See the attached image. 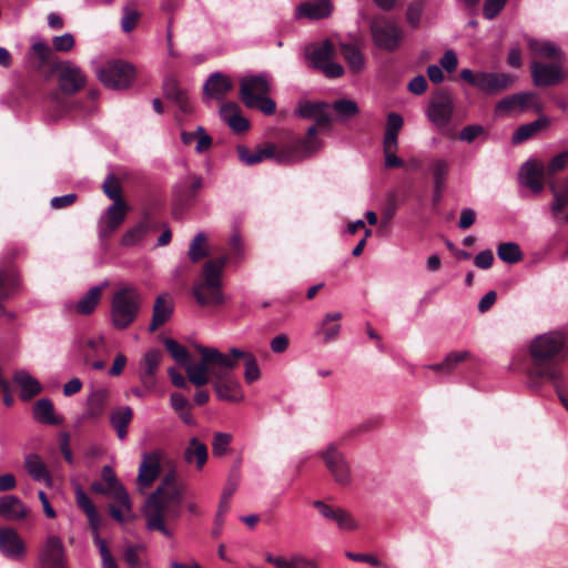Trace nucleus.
I'll return each mask as SVG.
<instances>
[{
  "label": "nucleus",
  "instance_id": "nucleus-32",
  "mask_svg": "<svg viewBox=\"0 0 568 568\" xmlns=\"http://www.w3.org/2000/svg\"><path fill=\"white\" fill-rule=\"evenodd\" d=\"M110 393L106 388H98L90 393L87 400V409L84 418L87 419H100L106 408Z\"/></svg>",
  "mask_w": 568,
  "mask_h": 568
},
{
  "label": "nucleus",
  "instance_id": "nucleus-43",
  "mask_svg": "<svg viewBox=\"0 0 568 568\" xmlns=\"http://www.w3.org/2000/svg\"><path fill=\"white\" fill-rule=\"evenodd\" d=\"M181 140L185 145H191L196 141L195 151L197 153L207 151L213 143L212 138L205 132L203 126H197L194 132L183 131L181 133Z\"/></svg>",
  "mask_w": 568,
  "mask_h": 568
},
{
  "label": "nucleus",
  "instance_id": "nucleus-62",
  "mask_svg": "<svg viewBox=\"0 0 568 568\" xmlns=\"http://www.w3.org/2000/svg\"><path fill=\"white\" fill-rule=\"evenodd\" d=\"M404 125V119L396 112H389L386 121L385 134L386 136L398 138V133Z\"/></svg>",
  "mask_w": 568,
  "mask_h": 568
},
{
  "label": "nucleus",
  "instance_id": "nucleus-40",
  "mask_svg": "<svg viewBox=\"0 0 568 568\" xmlns=\"http://www.w3.org/2000/svg\"><path fill=\"white\" fill-rule=\"evenodd\" d=\"M339 52L353 73H359L365 67L362 50L353 43H341Z\"/></svg>",
  "mask_w": 568,
  "mask_h": 568
},
{
  "label": "nucleus",
  "instance_id": "nucleus-48",
  "mask_svg": "<svg viewBox=\"0 0 568 568\" xmlns=\"http://www.w3.org/2000/svg\"><path fill=\"white\" fill-rule=\"evenodd\" d=\"M24 467L29 475L37 481H51V476L45 464L37 454H30L26 457Z\"/></svg>",
  "mask_w": 568,
  "mask_h": 568
},
{
  "label": "nucleus",
  "instance_id": "nucleus-20",
  "mask_svg": "<svg viewBox=\"0 0 568 568\" xmlns=\"http://www.w3.org/2000/svg\"><path fill=\"white\" fill-rule=\"evenodd\" d=\"M312 505L325 519L334 521L338 528L344 530L357 529L356 520L344 508L331 506L323 500H314Z\"/></svg>",
  "mask_w": 568,
  "mask_h": 568
},
{
  "label": "nucleus",
  "instance_id": "nucleus-23",
  "mask_svg": "<svg viewBox=\"0 0 568 568\" xmlns=\"http://www.w3.org/2000/svg\"><path fill=\"white\" fill-rule=\"evenodd\" d=\"M163 95L166 100L176 104L179 110L189 115L193 112V105L189 99L187 92L182 89L174 78H168L163 83Z\"/></svg>",
  "mask_w": 568,
  "mask_h": 568
},
{
  "label": "nucleus",
  "instance_id": "nucleus-9",
  "mask_svg": "<svg viewBox=\"0 0 568 568\" xmlns=\"http://www.w3.org/2000/svg\"><path fill=\"white\" fill-rule=\"evenodd\" d=\"M459 77L486 94L500 93L509 89L515 82V77L508 73L484 71L475 73L469 69H463Z\"/></svg>",
  "mask_w": 568,
  "mask_h": 568
},
{
  "label": "nucleus",
  "instance_id": "nucleus-7",
  "mask_svg": "<svg viewBox=\"0 0 568 568\" xmlns=\"http://www.w3.org/2000/svg\"><path fill=\"white\" fill-rule=\"evenodd\" d=\"M270 90L271 84L266 74L247 75L241 80L240 99L246 108L272 115L276 111V104L267 97Z\"/></svg>",
  "mask_w": 568,
  "mask_h": 568
},
{
  "label": "nucleus",
  "instance_id": "nucleus-29",
  "mask_svg": "<svg viewBox=\"0 0 568 568\" xmlns=\"http://www.w3.org/2000/svg\"><path fill=\"white\" fill-rule=\"evenodd\" d=\"M173 314V302L169 294L159 295L153 305L152 321L149 331L154 333L163 326Z\"/></svg>",
  "mask_w": 568,
  "mask_h": 568
},
{
  "label": "nucleus",
  "instance_id": "nucleus-22",
  "mask_svg": "<svg viewBox=\"0 0 568 568\" xmlns=\"http://www.w3.org/2000/svg\"><path fill=\"white\" fill-rule=\"evenodd\" d=\"M225 355H226V361H229L231 364V366L227 367V371H233L239 365V362L242 361L244 363V367H245V371H244L245 382L248 384H252L260 378V376H261L260 368L257 366L256 358L252 353L244 352L242 349L233 347L230 349L229 354H225Z\"/></svg>",
  "mask_w": 568,
  "mask_h": 568
},
{
  "label": "nucleus",
  "instance_id": "nucleus-63",
  "mask_svg": "<svg viewBox=\"0 0 568 568\" xmlns=\"http://www.w3.org/2000/svg\"><path fill=\"white\" fill-rule=\"evenodd\" d=\"M97 547L102 559L103 568H119L104 539L97 537Z\"/></svg>",
  "mask_w": 568,
  "mask_h": 568
},
{
  "label": "nucleus",
  "instance_id": "nucleus-61",
  "mask_svg": "<svg viewBox=\"0 0 568 568\" xmlns=\"http://www.w3.org/2000/svg\"><path fill=\"white\" fill-rule=\"evenodd\" d=\"M566 168H568V151H562L550 160L545 170L548 176H552Z\"/></svg>",
  "mask_w": 568,
  "mask_h": 568
},
{
  "label": "nucleus",
  "instance_id": "nucleus-11",
  "mask_svg": "<svg viewBox=\"0 0 568 568\" xmlns=\"http://www.w3.org/2000/svg\"><path fill=\"white\" fill-rule=\"evenodd\" d=\"M454 111L452 93L447 89L440 88L433 93L426 115L437 129H444L452 122Z\"/></svg>",
  "mask_w": 568,
  "mask_h": 568
},
{
  "label": "nucleus",
  "instance_id": "nucleus-59",
  "mask_svg": "<svg viewBox=\"0 0 568 568\" xmlns=\"http://www.w3.org/2000/svg\"><path fill=\"white\" fill-rule=\"evenodd\" d=\"M140 19V12L134 8V3L125 6L121 26L124 32H131L135 29Z\"/></svg>",
  "mask_w": 568,
  "mask_h": 568
},
{
  "label": "nucleus",
  "instance_id": "nucleus-36",
  "mask_svg": "<svg viewBox=\"0 0 568 568\" xmlns=\"http://www.w3.org/2000/svg\"><path fill=\"white\" fill-rule=\"evenodd\" d=\"M133 410L129 406L114 408L110 414V424L116 432L119 439L123 440L128 436V426L132 422Z\"/></svg>",
  "mask_w": 568,
  "mask_h": 568
},
{
  "label": "nucleus",
  "instance_id": "nucleus-38",
  "mask_svg": "<svg viewBox=\"0 0 568 568\" xmlns=\"http://www.w3.org/2000/svg\"><path fill=\"white\" fill-rule=\"evenodd\" d=\"M106 285L108 283H103L102 285L91 287L77 303V313L81 315L92 314L99 305L102 298L103 290L106 287Z\"/></svg>",
  "mask_w": 568,
  "mask_h": 568
},
{
  "label": "nucleus",
  "instance_id": "nucleus-4",
  "mask_svg": "<svg viewBox=\"0 0 568 568\" xmlns=\"http://www.w3.org/2000/svg\"><path fill=\"white\" fill-rule=\"evenodd\" d=\"M143 297L133 285L120 286L112 295L110 304V322L116 329L129 328L139 317Z\"/></svg>",
  "mask_w": 568,
  "mask_h": 568
},
{
  "label": "nucleus",
  "instance_id": "nucleus-54",
  "mask_svg": "<svg viewBox=\"0 0 568 568\" xmlns=\"http://www.w3.org/2000/svg\"><path fill=\"white\" fill-rule=\"evenodd\" d=\"M206 241H207V239L204 233H199L193 239V241L190 244V248H189V253H187L191 262L197 263L207 256L209 250L206 246Z\"/></svg>",
  "mask_w": 568,
  "mask_h": 568
},
{
  "label": "nucleus",
  "instance_id": "nucleus-35",
  "mask_svg": "<svg viewBox=\"0 0 568 568\" xmlns=\"http://www.w3.org/2000/svg\"><path fill=\"white\" fill-rule=\"evenodd\" d=\"M28 508L13 495L0 497V516L6 520H21L28 516Z\"/></svg>",
  "mask_w": 568,
  "mask_h": 568
},
{
  "label": "nucleus",
  "instance_id": "nucleus-52",
  "mask_svg": "<svg viewBox=\"0 0 568 568\" xmlns=\"http://www.w3.org/2000/svg\"><path fill=\"white\" fill-rule=\"evenodd\" d=\"M342 318V314L338 312L334 313H327L323 320L322 323V332L324 334V341L331 342L334 341L341 329V325L338 324V321Z\"/></svg>",
  "mask_w": 568,
  "mask_h": 568
},
{
  "label": "nucleus",
  "instance_id": "nucleus-17",
  "mask_svg": "<svg viewBox=\"0 0 568 568\" xmlns=\"http://www.w3.org/2000/svg\"><path fill=\"white\" fill-rule=\"evenodd\" d=\"M0 552L6 558L16 561L26 557V544L13 528L0 527Z\"/></svg>",
  "mask_w": 568,
  "mask_h": 568
},
{
  "label": "nucleus",
  "instance_id": "nucleus-42",
  "mask_svg": "<svg viewBox=\"0 0 568 568\" xmlns=\"http://www.w3.org/2000/svg\"><path fill=\"white\" fill-rule=\"evenodd\" d=\"M207 447L196 437H192L184 450V458L187 463H196L197 469H202L207 460Z\"/></svg>",
  "mask_w": 568,
  "mask_h": 568
},
{
  "label": "nucleus",
  "instance_id": "nucleus-64",
  "mask_svg": "<svg viewBox=\"0 0 568 568\" xmlns=\"http://www.w3.org/2000/svg\"><path fill=\"white\" fill-rule=\"evenodd\" d=\"M508 0H485L483 14L487 20L495 19L505 8Z\"/></svg>",
  "mask_w": 568,
  "mask_h": 568
},
{
  "label": "nucleus",
  "instance_id": "nucleus-8",
  "mask_svg": "<svg viewBox=\"0 0 568 568\" xmlns=\"http://www.w3.org/2000/svg\"><path fill=\"white\" fill-rule=\"evenodd\" d=\"M239 159L246 165H255L268 159H274L277 163L287 164L303 159L300 150L295 145L278 149L274 143L266 142L257 145L253 151L245 145L236 148Z\"/></svg>",
  "mask_w": 568,
  "mask_h": 568
},
{
  "label": "nucleus",
  "instance_id": "nucleus-3",
  "mask_svg": "<svg viewBox=\"0 0 568 568\" xmlns=\"http://www.w3.org/2000/svg\"><path fill=\"white\" fill-rule=\"evenodd\" d=\"M226 261V256H220L209 260L203 265L202 274L192 287V294L200 306H219L223 304L224 295L221 275Z\"/></svg>",
  "mask_w": 568,
  "mask_h": 568
},
{
  "label": "nucleus",
  "instance_id": "nucleus-30",
  "mask_svg": "<svg viewBox=\"0 0 568 568\" xmlns=\"http://www.w3.org/2000/svg\"><path fill=\"white\" fill-rule=\"evenodd\" d=\"M527 44L530 52L540 59L549 60L550 62L565 61L562 50L551 41L529 38Z\"/></svg>",
  "mask_w": 568,
  "mask_h": 568
},
{
  "label": "nucleus",
  "instance_id": "nucleus-15",
  "mask_svg": "<svg viewBox=\"0 0 568 568\" xmlns=\"http://www.w3.org/2000/svg\"><path fill=\"white\" fill-rule=\"evenodd\" d=\"M52 71L57 73L59 88L64 94H74L87 84V77L82 70L69 61L54 63Z\"/></svg>",
  "mask_w": 568,
  "mask_h": 568
},
{
  "label": "nucleus",
  "instance_id": "nucleus-27",
  "mask_svg": "<svg viewBox=\"0 0 568 568\" xmlns=\"http://www.w3.org/2000/svg\"><path fill=\"white\" fill-rule=\"evenodd\" d=\"M546 175L545 168L536 161L526 162L520 170L521 183L534 193L542 191Z\"/></svg>",
  "mask_w": 568,
  "mask_h": 568
},
{
  "label": "nucleus",
  "instance_id": "nucleus-53",
  "mask_svg": "<svg viewBox=\"0 0 568 568\" xmlns=\"http://www.w3.org/2000/svg\"><path fill=\"white\" fill-rule=\"evenodd\" d=\"M240 477L237 474H231L227 483L223 489L221 500L219 504L220 507V516H224L229 509H230V499L232 498L233 494L236 491L239 487Z\"/></svg>",
  "mask_w": 568,
  "mask_h": 568
},
{
  "label": "nucleus",
  "instance_id": "nucleus-45",
  "mask_svg": "<svg viewBox=\"0 0 568 568\" xmlns=\"http://www.w3.org/2000/svg\"><path fill=\"white\" fill-rule=\"evenodd\" d=\"M548 124L549 121L545 116H541L530 123L523 124L515 131L513 135V142L515 144L523 143L541 130L546 129Z\"/></svg>",
  "mask_w": 568,
  "mask_h": 568
},
{
  "label": "nucleus",
  "instance_id": "nucleus-31",
  "mask_svg": "<svg viewBox=\"0 0 568 568\" xmlns=\"http://www.w3.org/2000/svg\"><path fill=\"white\" fill-rule=\"evenodd\" d=\"M203 186V179L195 174L187 178L175 186L174 193L182 205H190Z\"/></svg>",
  "mask_w": 568,
  "mask_h": 568
},
{
  "label": "nucleus",
  "instance_id": "nucleus-33",
  "mask_svg": "<svg viewBox=\"0 0 568 568\" xmlns=\"http://www.w3.org/2000/svg\"><path fill=\"white\" fill-rule=\"evenodd\" d=\"M233 89L232 81L223 73L215 72L206 80L203 92L207 98L221 100Z\"/></svg>",
  "mask_w": 568,
  "mask_h": 568
},
{
  "label": "nucleus",
  "instance_id": "nucleus-12",
  "mask_svg": "<svg viewBox=\"0 0 568 568\" xmlns=\"http://www.w3.org/2000/svg\"><path fill=\"white\" fill-rule=\"evenodd\" d=\"M134 67L128 62L115 60L108 62L99 71L100 81L111 89H126L134 79Z\"/></svg>",
  "mask_w": 568,
  "mask_h": 568
},
{
  "label": "nucleus",
  "instance_id": "nucleus-24",
  "mask_svg": "<svg viewBox=\"0 0 568 568\" xmlns=\"http://www.w3.org/2000/svg\"><path fill=\"white\" fill-rule=\"evenodd\" d=\"M231 372L226 371L221 378H214V390L222 400L240 402L243 399L242 388L240 383L231 377Z\"/></svg>",
  "mask_w": 568,
  "mask_h": 568
},
{
  "label": "nucleus",
  "instance_id": "nucleus-50",
  "mask_svg": "<svg viewBox=\"0 0 568 568\" xmlns=\"http://www.w3.org/2000/svg\"><path fill=\"white\" fill-rule=\"evenodd\" d=\"M498 257L508 264H515L523 260L524 255L519 245L515 242H504L497 246Z\"/></svg>",
  "mask_w": 568,
  "mask_h": 568
},
{
  "label": "nucleus",
  "instance_id": "nucleus-19",
  "mask_svg": "<svg viewBox=\"0 0 568 568\" xmlns=\"http://www.w3.org/2000/svg\"><path fill=\"white\" fill-rule=\"evenodd\" d=\"M162 452L156 449L144 453L139 468L138 485L141 489L149 488L155 481L161 470Z\"/></svg>",
  "mask_w": 568,
  "mask_h": 568
},
{
  "label": "nucleus",
  "instance_id": "nucleus-26",
  "mask_svg": "<svg viewBox=\"0 0 568 568\" xmlns=\"http://www.w3.org/2000/svg\"><path fill=\"white\" fill-rule=\"evenodd\" d=\"M554 202L550 206L552 217L568 224V178L559 185L550 184Z\"/></svg>",
  "mask_w": 568,
  "mask_h": 568
},
{
  "label": "nucleus",
  "instance_id": "nucleus-57",
  "mask_svg": "<svg viewBox=\"0 0 568 568\" xmlns=\"http://www.w3.org/2000/svg\"><path fill=\"white\" fill-rule=\"evenodd\" d=\"M448 170L449 165L447 161L438 159L433 162L432 174L434 179L435 189H445Z\"/></svg>",
  "mask_w": 568,
  "mask_h": 568
},
{
  "label": "nucleus",
  "instance_id": "nucleus-10",
  "mask_svg": "<svg viewBox=\"0 0 568 568\" xmlns=\"http://www.w3.org/2000/svg\"><path fill=\"white\" fill-rule=\"evenodd\" d=\"M371 33L374 44L387 52H394L404 39L403 29L386 18L375 19L371 23Z\"/></svg>",
  "mask_w": 568,
  "mask_h": 568
},
{
  "label": "nucleus",
  "instance_id": "nucleus-47",
  "mask_svg": "<svg viewBox=\"0 0 568 568\" xmlns=\"http://www.w3.org/2000/svg\"><path fill=\"white\" fill-rule=\"evenodd\" d=\"M221 113L226 119L227 124L233 131L242 133L248 129V120L237 112V105L235 103H227L223 105Z\"/></svg>",
  "mask_w": 568,
  "mask_h": 568
},
{
  "label": "nucleus",
  "instance_id": "nucleus-41",
  "mask_svg": "<svg viewBox=\"0 0 568 568\" xmlns=\"http://www.w3.org/2000/svg\"><path fill=\"white\" fill-rule=\"evenodd\" d=\"M471 358V353L468 351L452 352L449 353L442 363L430 364L426 367L436 373L449 375L454 372L456 366L465 361Z\"/></svg>",
  "mask_w": 568,
  "mask_h": 568
},
{
  "label": "nucleus",
  "instance_id": "nucleus-58",
  "mask_svg": "<svg viewBox=\"0 0 568 568\" xmlns=\"http://www.w3.org/2000/svg\"><path fill=\"white\" fill-rule=\"evenodd\" d=\"M232 442V435L229 433H215L212 440V454L215 457L224 456Z\"/></svg>",
  "mask_w": 568,
  "mask_h": 568
},
{
  "label": "nucleus",
  "instance_id": "nucleus-51",
  "mask_svg": "<svg viewBox=\"0 0 568 568\" xmlns=\"http://www.w3.org/2000/svg\"><path fill=\"white\" fill-rule=\"evenodd\" d=\"M149 231V220L144 217L136 225L129 229L121 239V244L124 246H132L139 243Z\"/></svg>",
  "mask_w": 568,
  "mask_h": 568
},
{
  "label": "nucleus",
  "instance_id": "nucleus-37",
  "mask_svg": "<svg viewBox=\"0 0 568 568\" xmlns=\"http://www.w3.org/2000/svg\"><path fill=\"white\" fill-rule=\"evenodd\" d=\"M265 561L275 568H316V564L313 560L302 555H293L286 559L285 557L267 552L265 554Z\"/></svg>",
  "mask_w": 568,
  "mask_h": 568
},
{
  "label": "nucleus",
  "instance_id": "nucleus-56",
  "mask_svg": "<svg viewBox=\"0 0 568 568\" xmlns=\"http://www.w3.org/2000/svg\"><path fill=\"white\" fill-rule=\"evenodd\" d=\"M332 108L341 119H352L359 113L357 103L349 99H338Z\"/></svg>",
  "mask_w": 568,
  "mask_h": 568
},
{
  "label": "nucleus",
  "instance_id": "nucleus-1",
  "mask_svg": "<svg viewBox=\"0 0 568 568\" xmlns=\"http://www.w3.org/2000/svg\"><path fill=\"white\" fill-rule=\"evenodd\" d=\"M566 358V339L561 333L536 336L529 344L526 363L530 387L539 389L544 382L557 383L564 376L561 365Z\"/></svg>",
  "mask_w": 568,
  "mask_h": 568
},
{
  "label": "nucleus",
  "instance_id": "nucleus-14",
  "mask_svg": "<svg viewBox=\"0 0 568 568\" xmlns=\"http://www.w3.org/2000/svg\"><path fill=\"white\" fill-rule=\"evenodd\" d=\"M321 457L332 475L334 481L341 486H347L352 481L349 464L338 447L332 443L321 453Z\"/></svg>",
  "mask_w": 568,
  "mask_h": 568
},
{
  "label": "nucleus",
  "instance_id": "nucleus-49",
  "mask_svg": "<svg viewBox=\"0 0 568 568\" xmlns=\"http://www.w3.org/2000/svg\"><path fill=\"white\" fill-rule=\"evenodd\" d=\"M17 287V278L12 272L0 271V317L6 315L3 302L8 300Z\"/></svg>",
  "mask_w": 568,
  "mask_h": 568
},
{
  "label": "nucleus",
  "instance_id": "nucleus-18",
  "mask_svg": "<svg viewBox=\"0 0 568 568\" xmlns=\"http://www.w3.org/2000/svg\"><path fill=\"white\" fill-rule=\"evenodd\" d=\"M128 212L129 206L125 201H116L109 206L100 220V236L110 237L122 225Z\"/></svg>",
  "mask_w": 568,
  "mask_h": 568
},
{
  "label": "nucleus",
  "instance_id": "nucleus-60",
  "mask_svg": "<svg viewBox=\"0 0 568 568\" xmlns=\"http://www.w3.org/2000/svg\"><path fill=\"white\" fill-rule=\"evenodd\" d=\"M424 10V1L415 0L407 7L406 10V21L407 23L416 29L419 27L422 14Z\"/></svg>",
  "mask_w": 568,
  "mask_h": 568
},
{
  "label": "nucleus",
  "instance_id": "nucleus-34",
  "mask_svg": "<svg viewBox=\"0 0 568 568\" xmlns=\"http://www.w3.org/2000/svg\"><path fill=\"white\" fill-rule=\"evenodd\" d=\"M332 12V3L329 0H316L302 2L296 8V18H308L320 20L328 17Z\"/></svg>",
  "mask_w": 568,
  "mask_h": 568
},
{
  "label": "nucleus",
  "instance_id": "nucleus-13",
  "mask_svg": "<svg viewBox=\"0 0 568 568\" xmlns=\"http://www.w3.org/2000/svg\"><path fill=\"white\" fill-rule=\"evenodd\" d=\"M564 62L552 61L545 63L532 60L530 62V75L535 87L548 88L562 83L567 78V73L562 68Z\"/></svg>",
  "mask_w": 568,
  "mask_h": 568
},
{
  "label": "nucleus",
  "instance_id": "nucleus-46",
  "mask_svg": "<svg viewBox=\"0 0 568 568\" xmlns=\"http://www.w3.org/2000/svg\"><path fill=\"white\" fill-rule=\"evenodd\" d=\"M335 57L334 44L329 40L323 41L321 44L314 47L310 53V60L315 69H321L324 63L332 61Z\"/></svg>",
  "mask_w": 568,
  "mask_h": 568
},
{
  "label": "nucleus",
  "instance_id": "nucleus-21",
  "mask_svg": "<svg viewBox=\"0 0 568 568\" xmlns=\"http://www.w3.org/2000/svg\"><path fill=\"white\" fill-rule=\"evenodd\" d=\"M162 357L163 353L160 349L153 348L148 351L140 362L139 378L146 390H152L155 387V375Z\"/></svg>",
  "mask_w": 568,
  "mask_h": 568
},
{
  "label": "nucleus",
  "instance_id": "nucleus-28",
  "mask_svg": "<svg viewBox=\"0 0 568 568\" xmlns=\"http://www.w3.org/2000/svg\"><path fill=\"white\" fill-rule=\"evenodd\" d=\"M534 99L535 94L531 92L507 95L496 104L495 113L497 115H506L513 111H524L530 105Z\"/></svg>",
  "mask_w": 568,
  "mask_h": 568
},
{
  "label": "nucleus",
  "instance_id": "nucleus-2",
  "mask_svg": "<svg viewBox=\"0 0 568 568\" xmlns=\"http://www.w3.org/2000/svg\"><path fill=\"white\" fill-rule=\"evenodd\" d=\"M183 490L174 471L166 474L159 487L146 498L143 514L146 528L160 531L164 536L172 535L168 524L181 516Z\"/></svg>",
  "mask_w": 568,
  "mask_h": 568
},
{
  "label": "nucleus",
  "instance_id": "nucleus-55",
  "mask_svg": "<svg viewBox=\"0 0 568 568\" xmlns=\"http://www.w3.org/2000/svg\"><path fill=\"white\" fill-rule=\"evenodd\" d=\"M164 345L170 355L179 365L185 366L191 361L189 351L183 345L179 344L175 339L165 338Z\"/></svg>",
  "mask_w": 568,
  "mask_h": 568
},
{
  "label": "nucleus",
  "instance_id": "nucleus-44",
  "mask_svg": "<svg viewBox=\"0 0 568 568\" xmlns=\"http://www.w3.org/2000/svg\"><path fill=\"white\" fill-rule=\"evenodd\" d=\"M34 418L42 424L59 425L61 419L54 415L53 403L48 398H41L33 406Z\"/></svg>",
  "mask_w": 568,
  "mask_h": 568
},
{
  "label": "nucleus",
  "instance_id": "nucleus-25",
  "mask_svg": "<svg viewBox=\"0 0 568 568\" xmlns=\"http://www.w3.org/2000/svg\"><path fill=\"white\" fill-rule=\"evenodd\" d=\"M101 477L108 488L111 489L114 503L122 506L125 510H132L131 500L124 486L118 480L112 467L105 465L102 467Z\"/></svg>",
  "mask_w": 568,
  "mask_h": 568
},
{
  "label": "nucleus",
  "instance_id": "nucleus-5",
  "mask_svg": "<svg viewBox=\"0 0 568 568\" xmlns=\"http://www.w3.org/2000/svg\"><path fill=\"white\" fill-rule=\"evenodd\" d=\"M329 105L325 102L302 101L298 103L296 113L303 119H314L315 124L308 128L306 135L298 139L294 144L303 158H306L317 151L321 141L317 139L320 129H328L332 123L331 116L326 113Z\"/></svg>",
  "mask_w": 568,
  "mask_h": 568
},
{
  "label": "nucleus",
  "instance_id": "nucleus-16",
  "mask_svg": "<svg viewBox=\"0 0 568 568\" xmlns=\"http://www.w3.org/2000/svg\"><path fill=\"white\" fill-rule=\"evenodd\" d=\"M40 562L42 568H68L65 549L58 536L50 535L47 537L40 552Z\"/></svg>",
  "mask_w": 568,
  "mask_h": 568
},
{
  "label": "nucleus",
  "instance_id": "nucleus-6",
  "mask_svg": "<svg viewBox=\"0 0 568 568\" xmlns=\"http://www.w3.org/2000/svg\"><path fill=\"white\" fill-rule=\"evenodd\" d=\"M197 352L201 354V362L192 364L191 361L184 366L189 381L196 387L205 386L210 383V376L213 378H221L231 366L226 361V355L221 353L217 348L197 346Z\"/></svg>",
  "mask_w": 568,
  "mask_h": 568
},
{
  "label": "nucleus",
  "instance_id": "nucleus-39",
  "mask_svg": "<svg viewBox=\"0 0 568 568\" xmlns=\"http://www.w3.org/2000/svg\"><path fill=\"white\" fill-rule=\"evenodd\" d=\"M13 381L21 387L20 397L23 400H30L42 392L40 383L26 371L16 372Z\"/></svg>",
  "mask_w": 568,
  "mask_h": 568
}]
</instances>
